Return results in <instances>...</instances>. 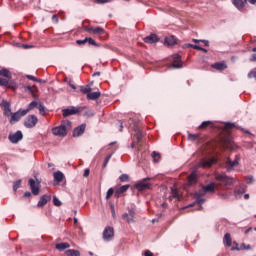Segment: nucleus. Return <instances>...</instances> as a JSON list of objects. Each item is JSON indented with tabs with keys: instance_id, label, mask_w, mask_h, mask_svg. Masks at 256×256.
<instances>
[{
	"instance_id": "f257e3e1",
	"label": "nucleus",
	"mask_w": 256,
	"mask_h": 256,
	"mask_svg": "<svg viewBox=\"0 0 256 256\" xmlns=\"http://www.w3.org/2000/svg\"><path fill=\"white\" fill-rule=\"evenodd\" d=\"M216 189L215 183H210L204 186L199 192L195 194L196 203L189 205V207H194L195 205H198L196 209H202L201 205L205 203V199L202 197L206 193H214Z\"/></svg>"
},
{
	"instance_id": "f03ea898",
	"label": "nucleus",
	"mask_w": 256,
	"mask_h": 256,
	"mask_svg": "<svg viewBox=\"0 0 256 256\" xmlns=\"http://www.w3.org/2000/svg\"><path fill=\"white\" fill-rule=\"evenodd\" d=\"M68 129H71V122L69 121L62 123L60 126L54 127L52 129V133L56 137H65L67 136Z\"/></svg>"
},
{
	"instance_id": "7ed1b4c3",
	"label": "nucleus",
	"mask_w": 256,
	"mask_h": 256,
	"mask_svg": "<svg viewBox=\"0 0 256 256\" xmlns=\"http://www.w3.org/2000/svg\"><path fill=\"white\" fill-rule=\"evenodd\" d=\"M147 181H151V178H144L140 181H138L134 187L137 189V191H145L147 189H151V184Z\"/></svg>"
},
{
	"instance_id": "20e7f679",
	"label": "nucleus",
	"mask_w": 256,
	"mask_h": 256,
	"mask_svg": "<svg viewBox=\"0 0 256 256\" xmlns=\"http://www.w3.org/2000/svg\"><path fill=\"white\" fill-rule=\"evenodd\" d=\"M39 123V119L35 115H28L24 121V126L27 129H33Z\"/></svg>"
},
{
	"instance_id": "39448f33",
	"label": "nucleus",
	"mask_w": 256,
	"mask_h": 256,
	"mask_svg": "<svg viewBox=\"0 0 256 256\" xmlns=\"http://www.w3.org/2000/svg\"><path fill=\"white\" fill-rule=\"evenodd\" d=\"M215 179L220 182V185L224 186L231 185V183H233V178H229L225 173L216 174Z\"/></svg>"
},
{
	"instance_id": "423d86ee",
	"label": "nucleus",
	"mask_w": 256,
	"mask_h": 256,
	"mask_svg": "<svg viewBox=\"0 0 256 256\" xmlns=\"http://www.w3.org/2000/svg\"><path fill=\"white\" fill-rule=\"evenodd\" d=\"M213 163H215V159L214 158H204L202 160H200V162L195 166L196 169H199L200 167H202L203 169H207L208 167H211V165H213Z\"/></svg>"
},
{
	"instance_id": "0eeeda50",
	"label": "nucleus",
	"mask_w": 256,
	"mask_h": 256,
	"mask_svg": "<svg viewBox=\"0 0 256 256\" xmlns=\"http://www.w3.org/2000/svg\"><path fill=\"white\" fill-rule=\"evenodd\" d=\"M83 111V107H71L63 110V117H69L70 115H77V113H81Z\"/></svg>"
},
{
	"instance_id": "6e6552de",
	"label": "nucleus",
	"mask_w": 256,
	"mask_h": 256,
	"mask_svg": "<svg viewBox=\"0 0 256 256\" xmlns=\"http://www.w3.org/2000/svg\"><path fill=\"white\" fill-rule=\"evenodd\" d=\"M122 219L126 223H135V209H130L128 213H124Z\"/></svg>"
},
{
	"instance_id": "1a4fd4ad",
	"label": "nucleus",
	"mask_w": 256,
	"mask_h": 256,
	"mask_svg": "<svg viewBox=\"0 0 256 256\" xmlns=\"http://www.w3.org/2000/svg\"><path fill=\"white\" fill-rule=\"evenodd\" d=\"M241 161V158L236 155L234 160H231L230 158L226 161V169L227 171H232L234 167H237L239 165V162Z\"/></svg>"
},
{
	"instance_id": "9d476101",
	"label": "nucleus",
	"mask_w": 256,
	"mask_h": 256,
	"mask_svg": "<svg viewBox=\"0 0 256 256\" xmlns=\"http://www.w3.org/2000/svg\"><path fill=\"white\" fill-rule=\"evenodd\" d=\"M115 236V230L113 227H106L103 231V239L104 241H111Z\"/></svg>"
},
{
	"instance_id": "9b49d317",
	"label": "nucleus",
	"mask_w": 256,
	"mask_h": 256,
	"mask_svg": "<svg viewBox=\"0 0 256 256\" xmlns=\"http://www.w3.org/2000/svg\"><path fill=\"white\" fill-rule=\"evenodd\" d=\"M8 139L11 143H19L23 139V132L18 130L16 133H11L8 136Z\"/></svg>"
},
{
	"instance_id": "f8f14e48",
	"label": "nucleus",
	"mask_w": 256,
	"mask_h": 256,
	"mask_svg": "<svg viewBox=\"0 0 256 256\" xmlns=\"http://www.w3.org/2000/svg\"><path fill=\"white\" fill-rule=\"evenodd\" d=\"M172 65L175 69H181V67H183V62L181 61V56H179V54L173 55Z\"/></svg>"
},
{
	"instance_id": "ddd939ff",
	"label": "nucleus",
	"mask_w": 256,
	"mask_h": 256,
	"mask_svg": "<svg viewBox=\"0 0 256 256\" xmlns=\"http://www.w3.org/2000/svg\"><path fill=\"white\" fill-rule=\"evenodd\" d=\"M24 91L30 93L34 99H37V91H39L37 86H24Z\"/></svg>"
},
{
	"instance_id": "4468645a",
	"label": "nucleus",
	"mask_w": 256,
	"mask_h": 256,
	"mask_svg": "<svg viewBox=\"0 0 256 256\" xmlns=\"http://www.w3.org/2000/svg\"><path fill=\"white\" fill-rule=\"evenodd\" d=\"M1 107L4 109V115L9 117L11 115V104L7 100H2Z\"/></svg>"
},
{
	"instance_id": "2eb2a0df",
	"label": "nucleus",
	"mask_w": 256,
	"mask_h": 256,
	"mask_svg": "<svg viewBox=\"0 0 256 256\" xmlns=\"http://www.w3.org/2000/svg\"><path fill=\"white\" fill-rule=\"evenodd\" d=\"M29 185H30V188H31V192L34 195H39V183L35 182V180H33V178H31L29 180Z\"/></svg>"
},
{
	"instance_id": "dca6fc26",
	"label": "nucleus",
	"mask_w": 256,
	"mask_h": 256,
	"mask_svg": "<svg viewBox=\"0 0 256 256\" xmlns=\"http://www.w3.org/2000/svg\"><path fill=\"white\" fill-rule=\"evenodd\" d=\"M85 124L76 127L73 131V137H81L85 133Z\"/></svg>"
},
{
	"instance_id": "f3484780",
	"label": "nucleus",
	"mask_w": 256,
	"mask_h": 256,
	"mask_svg": "<svg viewBox=\"0 0 256 256\" xmlns=\"http://www.w3.org/2000/svg\"><path fill=\"white\" fill-rule=\"evenodd\" d=\"M22 117H25V114H23V110L20 109L17 112H15L14 114H12L11 119H10V123H13L15 121H19V119H21Z\"/></svg>"
},
{
	"instance_id": "a211bd4d",
	"label": "nucleus",
	"mask_w": 256,
	"mask_h": 256,
	"mask_svg": "<svg viewBox=\"0 0 256 256\" xmlns=\"http://www.w3.org/2000/svg\"><path fill=\"white\" fill-rule=\"evenodd\" d=\"M49 201H51V196L43 195V196H41L37 206L38 207H45V205H47V203H49Z\"/></svg>"
},
{
	"instance_id": "6ab92c4d",
	"label": "nucleus",
	"mask_w": 256,
	"mask_h": 256,
	"mask_svg": "<svg viewBox=\"0 0 256 256\" xmlns=\"http://www.w3.org/2000/svg\"><path fill=\"white\" fill-rule=\"evenodd\" d=\"M234 7H236V9H238V11H243V9L245 8V0H233L232 1Z\"/></svg>"
},
{
	"instance_id": "aec40b11",
	"label": "nucleus",
	"mask_w": 256,
	"mask_h": 256,
	"mask_svg": "<svg viewBox=\"0 0 256 256\" xmlns=\"http://www.w3.org/2000/svg\"><path fill=\"white\" fill-rule=\"evenodd\" d=\"M129 187H131V185L129 184L121 186L119 189L116 190L115 197H120L121 195H123V193L128 191Z\"/></svg>"
},
{
	"instance_id": "412c9836",
	"label": "nucleus",
	"mask_w": 256,
	"mask_h": 256,
	"mask_svg": "<svg viewBox=\"0 0 256 256\" xmlns=\"http://www.w3.org/2000/svg\"><path fill=\"white\" fill-rule=\"evenodd\" d=\"M36 107H39V104L37 101H32L29 105L28 108L26 110L22 111V115H27L29 113V111H33V109H35Z\"/></svg>"
},
{
	"instance_id": "4be33fe9",
	"label": "nucleus",
	"mask_w": 256,
	"mask_h": 256,
	"mask_svg": "<svg viewBox=\"0 0 256 256\" xmlns=\"http://www.w3.org/2000/svg\"><path fill=\"white\" fill-rule=\"evenodd\" d=\"M88 31L94 35H103V33H105V29L101 27H90Z\"/></svg>"
},
{
	"instance_id": "5701e85b",
	"label": "nucleus",
	"mask_w": 256,
	"mask_h": 256,
	"mask_svg": "<svg viewBox=\"0 0 256 256\" xmlns=\"http://www.w3.org/2000/svg\"><path fill=\"white\" fill-rule=\"evenodd\" d=\"M99 97H101V92H90L87 94V99L89 101H95L97 99H99Z\"/></svg>"
},
{
	"instance_id": "b1692460",
	"label": "nucleus",
	"mask_w": 256,
	"mask_h": 256,
	"mask_svg": "<svg viewBox=\"0 0 256 256\" xmlns=\"http://www.w3.org/2000/svg\"><path fill=\"white\" fill-rule=\"evenodd\" d=\"M159 41V38L155 34H151L150 36H147L144 38L145 43H157Z\"/></svg>"
},
{
	"instance_id": "393cba45",
	"label": "nucleus",
	"mask_w": 256,
	"mask_h": 256,
	"mask_svg": "<svg viewBox=\"0 0 256 256\" xmlns=\"http://www.w3.org/2000/svg\"><path fill=\"white\" fill-rule=\"evenodd\" d=\"M55 247L58 251H65V249H69L71 245L67 242H62V243L56 244Z\"/></svg>"
},
{
	"instance_id": "a878e982",
	"label": "nucleus",
	"mask_w": 256,
	"mask_h": 256,
	"mask_svg": "<svg viewBox=\"0 0 256 256\" xmlns=\"http://www.w3.org/2000/svg\"><path fill=\"white\" fill-rule=\"evenodd\" d=\"M65 178V175L61 171L54 172V181L57 183H61L63 179Z\"/></svg>"
},
{
	"instance_id": "bb28decb",
	"label": "nucleus",
	"mask_w": 256,
	"mask_h": 256,
	"mask_svg": "<svg viewBox=\"0 0 256 256\" xmlns=\"http://www.w3.org/2000/svg\"><path fill=\"white\" fill-rule=\"evenodd\" d=\"M177 43V39L175 38V36H168L165 38V44L168 46H173Z\"/></svg>"
},
{
	"instance_id": "cd10ccee",
	"label": "nucleus",
	"mask_w": 256,
	"mask_h": 256,
	"mask_svg": "<svg viewBox=\"0 0 256 256\" xmlns=\"http://www.w3.org/2000/svg\"><path fill=\"white\" fill-rule=\"evenodd\" d=\"M224 245H226L227 247H231V245H233V240L231 239V234L226 233L224 235Z\"/></svg>"
},
{
	"instance_id": "c85d7f7f",
	"label": "nucleus",
	"mask_w": 256,
	"mask_h": 256,
	"mask_svg": "<svg viewBox=\"0 0 256 256\" xmlns=\"http://www.w3.org/2000/svg\"><path fill=\"white\" fill-rule=\"evenodd\" d=\"M188 183H189V185H193V184L197 183V173L192 172L188 176Z\"/></svg>"
},
{
	"instance_id": "c756f323",
	"label": "nucleus",
	"mask_w": 256,
	"mask_h": 256,
	"mask_svg": "<svg viewBox=\"0 0 256 256\" xmlns=\"http://www.w3.org/2000/svg\"><path fill=\"white\" fill-rule=\"evenodd\" d=\"M214 69H217L218 71H223V69H227V65L223 62H217L213 65Z\"/></svg>"
},
{
	"instance_id": "7c9ffc66",
	"label": "nucleus",
	"mask_w": 256,
	"mask_h": 256,
	"mask_svg": "<svg viewBox=\"0 0 256 256\" xmlns=\"http://www.w3.org/2000/svg\"><path fill=\"white\" fill-rule=\"evenodd\" d=\"M172 199H177V201H179V191L175 188L171 189L170 201Z\"/></svg>"
},
{
	"instance_id": "2f4dec72",
	"label": "nucleus",
	"mask_w": 256,
	"mask_h": 256,
	"mask_svg": "<svg viewBox=\"0 0 256 256\" xmlns=\"http://www.w3.org/2000/svg\"><path fill=\"white\" fill-rule=\"evenodd\" d=\"M38 111H39L40 115H42L43 117H45L47 108L45 107V105H43V103L40 102V103L38 104Z\"/></svg>"
},
{
	"instance_id": "473e14b6",
	"label": "nucleus",
	"mask_w": 256,
	"mask_h": 256,
	"mask_svg": "<svg viewBox=\"0 0 256 256\" xmlns=\"http://www.w3.org/2000/svg\"><path fill=\"white\" fill-rule=\"evenodd\" d=\"M90 91H91V86L89 85L80 87V93H83L84 95H89Z\"/></svg>"
},
{
	"instance_id": "72a5a7b5",
	"label": "nucleus",
	"mask_w": 256,
	"mask_h": 256,
	"mask_svg": "<svg viewBox=\"0 0 256 256\" xmlns=\"http://www.w3.org/2000/svg\"><path fill=\"white\" fill-rule=\"evenodd\" d=\"M67 256H80L81 253L78 250L75 249H69L66 251Z\"/></svg>"
},
{
	"instance_id": "f704fd0d",
	"label": "nucleus",
	"mask_w": 256,
	"mask_h": 256,
	"mask_svg": "<svg viewBox=\"0 0 256 256\" xmlns=\"http://www.w3.org/2000/svg\"><path fill=\"white\" fill-rule=\"evenodd\" d=\"M0 75L2 77H6L7 79L11 78V72H9L7 69L0 70Z\"/></svg>"
},
{
	"instance_id": "c9c22d12",
	"label": "nucleus",
	"mask_w": 256,
	"mask_h": 256,
	"mask_svg": "<svg viewBox=\"0 0 256 256\" xmlns=\"http://www.w3.org/2000/svg\"><path fill=\"white\" fill-rule=\"evenodd\" d=\"M119 179H120V182H121V183H127V181H129V175H127V174H122V175L119 177Z\"/></svg>"
},
{
	"instance_id": "e433bc0d",
	"label": "nucleus",
	"mask_w": 256,
	"mask_h": 256,
	"mask_svg": "<svg viewBox=\"0 0 256 256\" xmlns=\"http://www.w3.org/2000/svg\"><path fill=\"white\" fill-rule=\"evenodd\" d=\"M0 85L2 87H7V85H9V80L7 78H1L0 77Z\"/></svg>"
},
{
	"instance_id": "4c0bfd02",
	"label": "nucleus",
	"mask_w": 256,
	"mask_h": 256,
	"mask_svg": "<svg viewBox=\"0 0 256 256\" xmlns=\"http://www.w3.org/2000/svg\"><path fill=\"white\" fill-rule=\"evenodd\" d=\"M113 193H115V190L113 188H109L106 194V199H111V197H113Z\"/></svg>"
},
{
	"instance_id": "58836bf2",
	"label": "nucleus",
	"mask_w": 256,
	"mask_h": 256,
	"mask_svg": "<svg viewBox=\"0 0 256 256\" xmlns=\"http://www.w3.org/2000/svg\"><path fill=\"white\" fill-rule=\"evenodd\" d=\"M19 187H21V180L14 182L13 191L16 193V191H17V189H19Z\"/></svg>"
},
{
	"instance_id": "ea45409f",
	"label": "nucleus",
	"mask_w": 256,
	"mask_h": 256,
	"mask_svg": "<svg viewBox=\"0 0 256 256\" xmlns=\"http://www.w3.org/2000/svg\"><path fill=\"white\" fill-rule=\"evenodd\" d=\"M110 209H111L113 219H116L117 214L115 213V204L111 203L110 204Z\"/></svg>"
},
{
	"instance_id": "a19ab883",
	"label": "nucleus",
	"mask_w": 256,
	"mask_h": 256,
	"mask_svg": "<svg viewBox=\"0 0 256 256\" xmlns=\"http://www.w3.org/2000/svg\"><path fill=\"white\" fill-rule=\"evenodd\" d=\"M209 125H211V121H204L200 124L199 128L205 129V127H209Z\"/></svg>"
},
{
	"instance_id": "79ce46f5",
	"label": "nucleus",
	"mask_w": 256,
	"mask_h": 256,
	"mask_svg": "<svg viewBox=\"0 0 256 256\" xmlns=\"http://www.w3.org/2000/svg\"><path fill=\"white\" fill-rule=\"evenodd\" d=\"M152 157L155 163H157L160 159V155L157 152H152Z\"/></svg>"
},
{
	"instance_id": "37998d69",
	"label": "nucleus",
	"mask_w": 256,
	"mask_h": 256,
	"mask_svg": "<svg viewBox=\"0 0 256 256\" xmlns=\"http://www.w3.org/2000/svg\"><path fill=\"white\" fill-rule=\"evenodd\" d=\"M53 203L56 207H61V202L56 196L53 197Z\"/></svg>"
},
{
	"instance_id": "c03bdc74",
	"label": "nucleus",
	"mask_w": 256,
	"mask_h": 256,
	"mask_svg": "<svg viewBox=\"0 0 256 256\" xmlns=\"http://www.w3.org/2000/svg\"><path fill=\"white\" fill-rule=\"evenodd\" d=\"M197 134H188L189 141H195L197 139Z\"/></svg>"
},
{
	"instance_id": "a18cd8bd",
	"label": "nucleus",
	"mask_w": 256,
	"mask_h": 256,
	"mask_svg": "<svg viewBox=\"0 0 256 256\" xmlns=\"http://www.w3.org/2000/svg\"><path fill=\"white\" fill-rule=\"evenodd\" d=\"M188 47H192V49H197L198 51H201V49H203V47L195 44H188Z\"/></svg>"
},
{
	"instance_id": "49530a36",
	"label": "nucleus",
	"mask_w": 256,
	"mask_h": 256,
	"mask_svg": "<svg viewBox=\"0 0 256 256\" xmlns=\"http://www.w3.org/2000/svg\"><path fill=\"white\" fill-rule=\"evenodd\" d=\"M111 0H95V3H98V5H104L105 3H110Z\"/></svg>"
},
{
	"instance_id": "de8ad7c7",
	"label": "nucleus",
	"mask_w": 256,
	"mask_h": 256,
	"mask_svg": "<svg viewBox=\"0 0 256 256\" xmlns=\"http://www.w3.org/2000/svg\"><path fill=\"white\" fill-rule=\"evenodd\" d=\"M245 193V190H241L240 192L239 191H235V197L236 199H239V197H241V195H243Z\"/></svg>"
},
{
	"instance_id": "09e8293b",
	"label": "nucleus",
	"mask_w": 256,
	"mask_h": 256,
	"mask_svg": "<svg viewBox=\"0 0 256 256\" xmlns=\"http://www.w3.org/2000/svg\"><path fill=\"white\" fill-rule=\"evenodd\" d=\"M142 137H143V135L141 134V131L137 130L136 131V139H137V141L138 142L141 141Z\"/></svg>"
},
{
	"instance_id": "8fccbe9b",
	"label": "nucleus",
	"mask_w": 256,
	"mask_h": 256,
	"mask_svg": "<svg viewBox=\"0 0 256 256\" xmlns=\"http://www.w3.org/2000/svg\"><path fill=\"white\" fill-rule=\"evenodd\" d=\"M26 77H27V79H29L30 81H39V79L38 78H36L35 76H33V75H26Z\"/></svg>"
},
{
	"instance_id": "3c124183",
	"label": "nucleus",
	"mask_w": 256,
	"mask_h": 256,
	"mask_svg": "<svg viewBox=\"0 0 256 256\" xmlns=\"http://www.w3.org/2000/svg\"><path fill=\"white\" fill-rule=\"evenodd\" d=\"M87 42L89 43V45L97 46V42H95L93 38H87Z\"/></svg>"
},
{
	"instance_id": "603ef678",
	"label": "nucleus",
	"mask_w": 256,
	"mask_h": 256,
	"mask_svg": "<svg viewBox=\"0 0 256 256\" xmlns=\"http://www.w3.org/2000/svg\"><path fill=\"white\" fill-rule=\"evenodd\" d=\"M76 43L77 45H85V43H87V38H85L84 40H77Z\"/></svg>"
},
{
	"instance_id": "864d4df0",
	"label": "nucleus",
	"mask_w": 256,
	"mask_h": 256,
	"mask_svg": "<svg viewBox=\"0 0 256 256\" xmlns=\"http://www.w3.org/2000/svg\"><path fill=\"white\" fill-rule=\"evenodd\" d=\"M110 160H111V154L106 156L105 162H104V167L107 166V164L109 163Z\"/></svg>"
},
{
	"instance_id": "5fc2aeb1",
	"label": "nucleus",
	"mask_w": 256,
	"mask_h": 256,
	"mask_svg": "<svg viewBox=\"0 0 256 256\" xmlns=\"http://www.w3.org/2000/svg\"><path fill=\"white\" fill-rule=\"evenodd\" d=\"M235 127V124L233 123H226V129H233Z\"/></svg>"
},
{
	"instance_id": "6e6d98bb",
	"label": "nucleus",
	"mask_w": 256,
	"mask_h": 256,
	"mask_svg": "<svg viewBox=\"0 0 256 256\" xmlns=\"http://www.w3.org/2000/svg\"><path fill=\"white\" fill-rule=\"evenodd\" d=\"M247 183H253V176H248L246 178Z\"/></svg>"
},
{
	"instance_id": "4d7b16f0",
	"label": "nucleus",
	"mask_w": 256,
	"mask_h": 256,
	"mask_svg": "<svg viewBox=\"0 0 256 256\" xmlns=\"http://www.w3.org/2000/svg\"><path fill=\"white\" fill-rule=\"evenodd\" d=\"M245 3H250V5H255L256 0H244Z\"/></svg>"
},
{
	"instance_id": "13d9d810",
	"label": "nucleus",
	"mask_w": 256,
	"mask_h": 256,
	"mask_svg": "<svg viewBox=\"0 0 256 256\" xmlns=\"http://www.w3.org/2000/svg\"><path fill=\"white\" fill-rule=\"evenodd\" d=\"M89 173H90V170H89V169H86V170L84 171L83 176H84V177H89Z\"/></svg>"
},
{
	"instance_id": "bf43d9fd",
	"label": "nucleus",
	"mask_w": 256,
	"mask_h": 256,
	"mask_svg": "<svg viewBox=\"0 0 256 256\" xmlns=\"http://www.w3.org/2000/svg\"><path fill=\"white\" fill-rule=\"evenodd\" d=\"M219 197H222L223 199H229V195L227 194H219Z\"/></svg>"
},
{
	"instance_id": "052dcab7",
	"label": "nucleus",
	"mask_w": 256,
	"mask_h": 256,
	"mask_svg": "<svg viewBox=\"0 0 256 256\" xmlns=\"http://www.w3.org/2000/svg\"><path fill=\"white\" fill-rule=\"evenodd\" d=\"M144 255L145 256H153V254L149 250L145 251Z\"/></svg>"
},
{
	"instance_id": "680f3d73",
	"label": "nucleus",
	"mask_w": 256,
	"mask_h": 256,
	"mask_svg": "<svg viewBox=\"0 0 256 256\" xmlns=\"http://www.w3.org/2000/svg\"><path fill=\"white\" fill-rule=\"evenodd\" d=\"M202 43H204L205 47H209V42L207 40H201Z\"/></svg>"
},
{
	"instance_id": "e2e57ef3",
	"label": "nucleus",
	"mask_w": 256,
	"mask_h": 256,
	"mask_svg": "<svg viewBox=\"0 0 256 256\" xmlns=\"http://www.w3.org/2000/svg\"><path fill=\"white\" fill-rule=\"evenodd\" d=\"M52 19H53V21H56V23H57V21H59V18L57 17L56 14L52 16Z\"/></svg>"
},
{
	"instance_id": "0e129e2a",
	"label": "nucleus",
	"mask_w": 256,
	"mask_h": 256,
	"mask_svg": "<svg viewBox=\"0 0 256 256\" xmlns=\"http://www.w3.org/2000/svg\"><path fill=\"white\" fill-rule=\"evenodd\" d=\"M250 61H256V53L252 55V57L250 58Z\"/></svg>"
},
{
	"instance_id": "69168bd1",
	"label": "nucleus",
	"mask_w": 256,
	"mask_h": 256,
	"mask_svg": "<svg viewBox=\"0 0 256 256\" xmlns=\"http://www.w3.org/2000/svg\"><path fill=\"white\" fill-rule=\"evenodd\" d=\"M234 245H235V247L232 248V251H235V249H236L237 251H239V248H237V245H238L237 242H234Z\"/></svg>"
},
{
	"instance_id": "338daca9",
	"label": "nucleus",
	"mask_w": 256,
	"mask_h": 256,
	"mask_svg": "<svg viewBox=\"0 0 256 256\" xmlns=\"http://www.w3.org/2000/svg\"><path fill=\"white\" fill-rule=\"evenodd\" d=\"M99 75H101V72H95V73L93 74V77H99Z\"/></svg>"
},
{
	"instance_id": "774afa93",
	"label": "nucleus",
	"mask_w": 256,
	"mask_h": 256,
	"mask_svg": "<svg viewBox=\"0 0 256 256\" xmlns=\"http://www.w3.org/2000/svg\"><path fill=\"white\" fill-rule=\"evenodd\" d=\"M31 195V192H25L24 197H29Z\"/></svg>"
}]
</instances>
